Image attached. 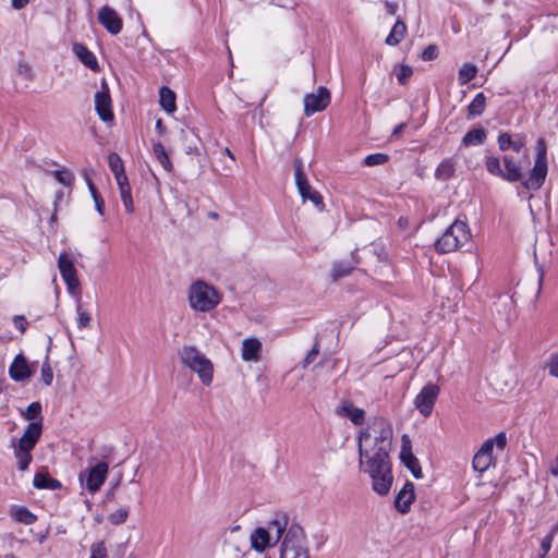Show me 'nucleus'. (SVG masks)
<instances>
[{"instance_id":"obj_1","label":"nucleus","mask_w":558,"mask_h":558,"mask_svg":"<svg viewBox=\"0 0 558 558\" xmlns=\"http://www.w3.org/2000/svg\"><path fill=\"white\" fill-rule=\"evenodd\" d=\"M393 428L385 417H375L357 436L359 464L361 472L372 481V489L386 496L392 486L390 451Z\"/></svg>"},{"instance_id":"obj_2","label":"nucleus","mask_w":558,"mask_h":558,"mask_svg":"<svg viewBox=\"0 0 558 558\" xmlns=\"http://www.w3.org/2000/svg\"><path fill=\"white\" fill-rule=\"evenodd\" d=\"M180 362L197 374L201 383L208 387L214 380L213 362L195 345H184L179 351Z\"/></svg>"},{"instance_id":"obj_3","label":"nucleus","mask_w":558,"mask_h":558,"mask_svg":"<svg viewBox=\"0 0 558 558\" xmlns=\"http://www.w3.org/2000/svg\"><path fill=\"white\" fill-rule=\"evenodd\" d=\"M187 300L192 310L208 313L221 303L222 294L214 286L196 280L187 290Z\"/></svg>"},{"instance_id":"obj_4","label":"nucleus","mask_w":558,"mask_h":558,"mask_svg":"<svg viewBox=\"0 0 558 558\" xmlns=\"http://www.w3.org/2000/svg\"><path fill=\"white\" fill-rule=\"evenodd\" d=\"M280 558H310L307 537L299 524L288 527L280 546Z\"/></svg>"},{"instance_id":"obj_5","label":"nucleus","mask_w":558,"mask_h":558,"mask_svg":"<svg viewBox=\"0 0 558 558\" xmlns=\"http://www.w3.org/2000/svg\"><path fill=\"white\" fill-rule=\"evenodd\" d=\"M471 239L468 225L461 220L453 221L435 242V250L440 254L451 253L463 246Z\"/></svg>"},{"instance_id":"obj_6","label":"nucleus","mask_w":558,"mask_h":558,"mask_svg":"<svg viewBox=\"0 0 558 558\" xmlns=\"http://www.w3.org/2000/svg\"><path fill=\"white\" fill-rule=\"evenodd\" d=\"M506 446L507 435L504 432L485 440L473 458V469L480 473L488 470L495 462L494 449L496 448L497 452H502Z\"/></svg>"},{"instance_id":"obj_7","label":"nucleus","mask_w":558,"mask_h":558,"mask_svg":"<svg viewBox=\"0 0 558 558\" xmlns=\"http://www.w3.org/2000/svg\"><path fill=\"white\" fill-rule=\"evenodd\" d=\"M548 162H547V147L544 138L537 140V153L534 166L529 175L522 182V186L527 191H538L547 177Z\"/></svg>"},{"instance_id":"obj_8","label":"nucleus","mask_w":558,"mask_h":558,"mask_svg":"<svg viewBox=\"0 0 558 558\" xmlns=\"http://www.w3.org/2000/svg\"><path fill=\"white\" fill-rule=\"evenodd\" d=\"M294 178L295 184L303 201H311L317 207L323 206V198L318 192L312 189L306 174L303 171V162L301 159L294 160Z\"/></svg>"},{"instance_id":"obj_9","label":"nucleus","mask_w":558,"mask_h":558,"mask_svg":"<svg viewBox=\"0 0 558 558\" xmlns=\"http://www.w3.org/2000/svg\"><path fill=\"white\" fill-rule=\"evenodd\" d=\"M109 471L108 463L100 461L97 462L94 466H92L86 472H81L78 478L81 482L86 480V488L89 493H97L107 478V474Z\"/></svg>"},{"instance_id":"obj_10","label":"nucleus","mask_w":558,"mask_h":558,"mask_svg":"<svg viewBox=\"0 0 558 558\" xmlns=\"http://www.w3.org/2000/svg\"><path fill=\"white\" fill-rule=\"evenodd\" d=\"M58 268L70 293L75 294L80 288V280L73 258L68 253H61L58 258Z\"/></svg>"},{"instance_id":"obj_11","label":"nucleus","mask_w":558,"mask_h":558,"mask_svg":"<svg viewBox=\"0 0 558 558\" xmlns=\"http://www.w3.org/2000/svg\"><path fill=\"white\" fill-rule=\"evenodd\" d=\"M439 387L435 384H427L415 397L414 404L420 413L427 417L433 412L434 405L439 395Z\"/></svg>"},{"instance_id":"obj_12","label":"nucleus","mask_w":558,"mask_h":558,"mask_svg":"<svg viewBox=\"0 0 558 558\" xmlns=\"http://www.w3.org/2000/svg\"><path fill=\"white\" fill-rule=\"evenodd\" d=\"M330 102L329 90L320 86L316 93L306 94L304 96V114L310 117L315 112L323 111Z\"/></svg>"},{"instance_id":"obj_13","label":"nucleus","mask_w":558,"mask_h":558,"mask_svg":"<svg viewBox=\"0 0 558 558\" xmlns=\"http://www.w3.org/2000/svg\"><path fill=\"white\" fill-rule=\"evenodd\" d=\"M95 109L102 121L108 122L113 120L111 97L108 84L105 81L101 82V89L95 94Z\"/></svg>"},{"instance_id":"obj_14","label":"nucleus","mask_w":558,"mask_h":558,"mask_svg":"<svg viewBox=\"0 0 558 558\" xmlns=\"http://www.w3.org/2000/svg\"><path fill=\"white\" fill-rule=\"evenodd\" d=\"M98 21L111 35H118L122 31V19L114 9L108 5L100 9L98 13Z\"/></svg>"},{"instance_id":"obj_15","label":"nucleus","mask_w":558,"mask_h":558,"mask_svg":"<svg viewBox=\"0 0 558 558\" xmlns=\"http://www.w3.org/2000/svg\"><path fill=\"white\" fill-rule=\"evenodd\" d=\"M401 441L400 459L402 463L411 471L415 478H421L423 476L422 469L417 458L412 452L411 440L407 435H403Z\"/></svg>"},{"instance_id":"obj_16","label":"nucleus","mask_w":558,"mask_h":558,"mask_svg":"<svg viewBox=\"0 0 558 558\" xmlns=\"http://www.w3.org/2000/svg\"><path fill=\"white\" fill-rule=\"evenodd\" d=\"M414 500V484L412 482H407L395 498V507L400 513L405 514L410 511L411 505Z\"/></svg>"},{"instance_id":"obj_17","label":"nucleus","mask_w":558,"mask_h":558,"mask_svg":"<svg viewBox=\"0 0 558 558\" xmlns=\"http://www.w3.org/2000/svg\"><path fill=\"white\" fill-rule=\"evenodd\" d=\"M502 163L505 167L502 180L508 182H518L523 180V172H522V166L520 161H517L512 156L505 155L502 157Z\"/></svg>"},{"instance_id":"obj_18","label":"nucleus","mask_w":558,"mask_h":558,"mask_svg":"<svg viewBox=\"0 0 558 558\" xmlns=\"http://www.w3.org/2000/svg\"><path fill=\"white\" fill-rule=\"evenodd\" d=\"M9 374L15 381H22L32 376L28 362L23 354H17L15 356L9 368Z\"/></svg>"},{"instance_id":"obj_19","label":"nucleus","mask_w":558,"mask_h":558,"mask_svg":"<svg viewBox=\"0 0 558 558\" xmlns=\"http://www.w3.org/2000/svg\"><path fill=\"white\" fill-rule=\"evenodd\" d=\"M262 342L255 338H246L242 341L241 357L245 362H257L260 357Z\"/></svg>"},{"instance_id":"obj_20","label":"nucleus","mask_w":558,"mask_h":558,"mask_svg":"<svg viewBox=\"0 0 558 558\" xmlns=\"http://www.w3.org/2000/svg\"><path fill=\"white\" fill-rule=\"evenodd\" d=\"M337 414L349 418L354 425H362L365 421V411L356 408L350 401H344L337 409Z\"/></svg>"},{"instance_id":"obj_21","label":"nucleus","mask_w":558,"mask_h":558,"mask_svg":"<svg viewBox=\"0 0 558 558\" xmlns=\"http://www.w3.org/2000/svg\"><path fill=\"white\" fill-rule=\"evenodd\" d=\"M73 52L78 58V60L92 71L98 72L100 70L97 58L83 44H74Z\"/></svg>"},{"instance_id":"obj_22","label":"nucleus","mask_w":558,"mask_h":558,"mask_svg":"<svg viewBox=\"0 0 558 558\" xmlns=\"http://www.w3.org/2000/svg\"><path fill=\"white\" fill-rule=\"evenodd\" d=\"M288 518L286 514H277L267 525L266 530L271 532L270 538L277 543L283 533H287Z\"/></svg>"},{"instance_id":"obj_23","label":"nucleus","mask_w":558,"mask_h":558,"mask_svg":"<svg viewBox=\"0 0 558 558\" xmlns=\"http://www.w3.org/2000/svg\"><path fill=\"white\" fill-rule=\"evenodd\" d=\"M270 535L271 532L266 530V527L255 529L250 537L252 547L259 553L264 551L271 543Z\"/></svg>"},{"instance_id":"obj_24","label":"nucleus","mask_w":558,"mask_h":558,"mask_svg":"<svg viewBox=\"0 0 558 558\" xmlns=\"http://www.w3.org/2000/svg\"><path fill=\"white\" fill-rule=\"evenodd\" d=\"M34 487L38 489L56 490L61 488L60 481L52 478L47 472H37L33 480Z\"/></svg>"},{"instance_id":"obj_25","label":"nucleus","mask_w":558,"mask_h":558,"mask_svg":"<svg viewBox=\"0 0 558 558\" xmlns=\"http://www.w3.org/2000/svg\"><path fill=\"white\" fill-rule=\"evenodd\" d=\"M456 171V161L453 158L444 159L435 170V177L438 180L447 181L453 177Z\"/></svg>"},{"instance_id":"obj_26","label":"nucleus","mask_w":558,"mask_h":558,"mask_svg":"<svg viewBox=\"0 0 558 558\" xmlns=\"http://www.w3.org/2000/svg\"><path fill=\"white\" fill-rule=\"evenodd\" d=\"M159 102L165 111L173 113L177 109L175 94L168 87L163 86L159 90Z\"/></svg>"},{"instance_id":"obj_27","label":"nucleus","mask_w":558,"mask_h":558,"mask_svg":"<svg viewBox=\"0 0 558 558\" xmlns=\"http://www.w3.org/2000/svg\"><path fill=\"white\" fill-rule=\"evenodd\" d=\"M405 34H407L405 24L401 20H398L395 23V25L392 26V29L390 31L389 35L387 36L385 43L389 46H397L404 38Z\"/></svg>"},{"instance_id":"obj_28","label":"nucleus","mask_w":558,"mask_h":558,"mask_svg":"<svg viewBox=\"0 0 558 558\" xmlns=\"http://www.w3.org/2000/svg\"><path fill=\"white\" fill-rule=\"evenodd\" d=\"M486 140V132L484 129H473L469 131L462 138L464 146H476L484 143Z\"/></svg>"},{"instance_id":"obj_29","label":"nucleus","mask_w":558,"mask_h":558,"mask_svg":"<svg viewBox=\"0 0 558 558\" xmlns=\"http://www.w3.org/2000/svg\"><path fill=\"white\" fill-rule=\"evenodd\" d=\"M153 153H154V156L155 158L160 162V165L162 166V168L168 171V172H171L172 171V163L168 157V154L165 149V146L160 143V142H157V143H154L153 145Z\"/></svg>"},{"instance_id":"obj_30","label":"nucleus","mask_w":558,"mask_h":558,"mask_svg":"<svg viewBox=\"0 0 558 558\" xmlns=\"http://www.w3.org/2000/svg\"><path fill=\"white\" fill-rule=\"evenodd\" d=\"M558 533V522L555 523L549 533L541 539L538 558H547V555L551 548L553 541Z\"/></svg>"},{"instance_id":"obj_31","label":"nucleus","mask_w":558,"mask_h":558,"mask_svg":"<svg viewBox=\"0 0 558 558\" xmlns=\"http://www.w3.org/2000/svg\"><path fill=\"white\" fill-rule=\"evenodd\" d=\"M486 106V97L483 93H478L468 107L469 117H477L483 113Z\"/></svg>"},{"instance_id":"obj_32","label":"nucleus","mask_w":558,"mask_h":558,"mask_svg":"<svg viewBox=\"0 0 558 558\" xmlns=\"http://www.w3.org/2000/svg\"><path fill=\"white\" fill-rule=\"evenodd\" d=\"M477 74V66L473 63H464L458 74V80L461 85L468 84Z\"/></svg>"},{"instance_id":"obj_33","label":"nucleus","mask_w":558,"mask_h":558,"mask_svg":"<svg viewBox=\"0 0 558 558\" xmlns=\"http://www.w3.org/2000/svg\"><path fill=\"white\" fill-rule=\"evenodd\" d=\"M43 433V424L40 422H32L27 425L25 432L23 433V437L37 444Z\"/></svg>"},{"instance_id":"obj_34","label":"nucleus","mask_w":558,"mask_h":558,"mask_svg":"<svg viewBox=\"0 0 558 558\" xmlns=\"http://www.w3.org/2000/svg\"><path fill=\"white\" fill-rule=\"evenodd\" d=\"M13 517L17 522L24 523L26 525L33 524L37 519L35 514L23 507L14 509Z\"/></svg>"},{"instance_id":"obj_35","label":"nucleus","mask_w":558,"mask_h":558,"mask_svg":"<svg viewBox=\"0 0 558 558\" xmlns=\"http://www.w3.org/2000/svg\"><path fill=\"white\" fill-rule=\"evenodd\" d=\"M485 167H486L487 171L492 175H495V177H498V178L502 179L504 170L501 168L499 158H497L495 156L486 157V159H485Z\"/></svg>"},{"instance_id":"obj_36","label":"nucleus","mask_w":558,"mask_h":558,"mask_svg":"<svg viewBox=\"0 0 558 558\" xmlns=\"http://www.w3.org/2000/svg\"><path fill=\"white\" fill-rule=\"evenodd\" d=\"M108 165L113 174L125 172L121 157L117 153H110L108 156Z\"/></svg>"},{"instance_id":"obj_37","label":"nucleus","mask_w":558,"mask_h":558,"mask_svg":"<svg viewBox=\"0 0 558 558\" xmlns=\"http://www.w3.org/2000/svg\"><path fill=\"white\" fill-rule=\"evenodd\" d=\"M14 454L17 460V468L21 471L27 470L28 465L31 464L33 457L32 453L28 451H20L14 449Z\"/></svg>"},{"instance_id":"obj_38","label":"nucleus","mask_w":558,"mask_h":558,"mask_svg":"<svg viewBox=\"0 0 558 558\" xmlns=\"http://www.w3.org/2000/svg\"><path fill=\"white\" fill-rule=\"evenodd\" d=\"M389 157L386 154L377 153L371 154L365 157L364 163L368 167L384 165L388 161Z\"/></svg>"},{"instance_id":"obj_39","label":"nucleus","mask_w":558,"mask_h":558,"mask_svg":"<svg viewBox=\"0 0 558 558\" xmlns=\"http://www.w3.org/2000/svg\"><path fill=\"white\" fill-rule=\"evenodd\" d=\"M120 196L125 210L130 214L134 211V204L131 194V187L120 189Z\"/></svg>"},{"instance_id":"obj_40","label":"nucleus","mask_w":558,"mask_h":558,"mask_svg":"<svg viewBox=\"0 0 558 558\" xmlns=\"http://www.w3.org/2000/svg\"><path fill=\"white\" fill-rule=\"evenodd\" d=\"M53 177L58 180V182L65 186L72 185L74 181L73 174L66 169L54 171Z\"/></svg>"},{"instance_id":"obj_41","label":"nucleus","mask_w":558,"mask_h":558,"mask_svg":"<svg viewBox=\"0 0 558 558\" xmlns=\"http://www.w3.org/2000/svg\"><path fill=\"white\" fill-rule=\"evenodd\" d=\"M128 515H129V510L121 508V509H118L114 512L110 513L108 517V520L110 523L117 525V524H121V523L125 522L128 519Z\"/></svg>"},{"instance_id":"obj_42","label":"nucleus","mask_w":558,"mask_h":558,"mask_svg":"<svg viewBox=\"0 0 558 558\" xmlns=\"http://www.w3.org/2000/svg\"><path fill=\"white\" fill-rule=\"evenodd\" d=\"M397 80L399 84L404 85L407 81L412 76L413 70L409 65H400L398 70H396Z\"/></svg>"},{"instance_id":"obj_43","label":"nucleus","mask_w":558,"mask_h":558,"mask_svg":"<svg viewBox=\"0 0 558 558\" xmlns=\"http://www.w3.org/2000/svg\"><path fill=\"white\" fill-rule=\"evenodd\" d=\"M41 413V405L39 402H33L31 403L25 412L23 413L24 417L27 420H35L37 418Z\"/></svg>"},{"instance_id":"obj_44","label":"nucleus","mask_w":558,"mask_h":558,"mask_svg":"<svg viewBox=\"0 0 558 558\" xmlns=\"http://www.w3.org/2000/svg\"><path fill=\"white\" fill-rule=\"evenodd\" d=\"M89 558H107V548L104 542H98L92 545Z\"/></svg>"},{"instance_id":"obj_45","label":"nucleus","mask_w":558,"mask_h":558,"mask_svg":"<svg viewBox=\"0 0 558 558\" xmlns=\"http://www.w3.org/2000/svg\"><path fill=\"white\" fill-rule=\"evenodd\" d=\"M41 379L46 386H50L53 379L52 368L48 360H46L41 365Z\"/></svg>"},{"instance_id":"obj_46","label":"nucleus","mask_w":558,"mask_h":558,"mask_svg":"<svg viewBox=\"0 0 558 558\" xmlns=\"http://www.w3.org/2000/svg\"><path fill=\"white\" fill-rule=\"evenodd\" d=\"M546 368L550 376L558 378V353L549 356L546 362Z\"/></svg>"},{"instance_id":"obj_47","label":"nucleus","mask_w":558,"mask_h":558,"mask_svg":"<svg viewBox=\"0 0 558 558\" xmlns=\"http://www.w3.org/2000/svg\"><path fill=\"white\" fill-rule=\"evenodd\" d=\"M352 269H353L352 266H343L342 264H336L332 269L333 278L339 279L344 276H348V275H350Z\"/></svg>"},{"instance_id":"obj_48","label":"nucleus","mask_w":558,"mask_h":558,"mask_svg":"<svg viewBox=\"0 0 558 558\" xmlns=\"http://www.w3.org/2000/svg\"><path fill=\"white\" fill-rule=\"evenodd\" d=\"M438 56V48L435 45H429L422 52V59L424 61H430L436 59Z\"/></svg>"},{"instance_id":"obj_49","label":"nucleus","mask_w":558,"mask_h":558,"mask_svg":"<svg viewBox=\"0 0 558 558\" xmlns=\"http://www.w3.org/2000/svg\"><path fill=\"white\" fill-rule=\"evenodd\" d=\"M36 446V444H34L33 441L24 438L23 436H21V438L19 439V442L16 446H14V449L16 450H20V451H28L31 452L34 447Z\"/></svg>"},{"instance_id":"obj_50","label":"nucleus","mask_w":558,"mask_h":558,"mask_svg":"<svg viewBox=\"0 0 558 558\" xmlns=\"http://www.w3.org/2000/svg\"><path fill=\"white\" fill-rule=\"evenodd\" d=\"M512 138L508 133H502L498 137V146L501 150H507L511 147Z\"/></svg>"},{"instance_id":"obj_51","label":"nucleus","mask_w":558,"mask_h":558,"mask_svg":"<svg viewBox=\"0 0 558 558\" xmlns=\"http://www.w3.org/2000/svg\"><path fill=\"white\" fill-rule=\"evenodd\" d=\"M318 353H319V345H318V343H315L314 347L312 348V350L307 353L306 357L304 359L303 367H306L307 365H310L316 359Z\"/></svg>"},{"instance_id":"obj_52","label":"nucleus","mask_w":558,"mask_h":558,"mask_svg":"<svg viewBox=\"0 0 558 558\" xmlns=\"http://www.w3.org/2000/svg\"><path fill=\"white\" fill-rule=\"evenodd\" d=\"M13 324L16 329H19L22 333L26 331L27 328V322L25 320V317L22 315H16L13 318Z\"/></svg>"},{"instance_id":"obj_53","label":"nucleus","mask_w":558,"mask_h":558,"mask_svg":"<svg viewBox=\"0 0 558 558\" xmlns=\"http://www.w3.org/2000/svg\"><path fill=\"white\" fill-rule=\"evenodd\" d=\"M90 319L92 318H90L89 313H87L85 311H81L78 308V320H77V323H78V327L80 328L87 327L89 325V323H90Z\"/></svg>"},{"instance_id":"obj_54","label":"nucleus","mask_w":558,"mask_h":558,"mask_svg":"<svg viewBox=\"0 0 558 558\" xmlns=\"http://www.w3.org/2000/svg\"><path fill=\"white\" fill-rule=\"evenodd\" d=\"M114 179L117 181L119 190L124 187H131L125 172L116 174Z\"/></svg>"},{"instance_id":"obj_55","label":"nucleus","mask_w":558,"mask_h":558,"mask_svg":"<svg viewBox=\"0 0 558 558\" xmlns=\"http://www.w3.org/2000/svg\"><path fill=\"white\" fill-rule=\"evenodd\" d=\"M525 146V141L522 136L517 135L514 138H512L511 147L514 151L520 153L522 148Z\"/></svg>"},{"instance_id":"obj_56","label":"nucleus","mask_w":558,"mask_h":558,"mask_svg":"<svg viewBox=\"0 0 558 558\" xmlns=\"http://www.w3.org/2000/svg\"><path fill=\"white\" fill-rule=\"evenodd\" d=\"M549 473L554 477H558V454H557L555 461L549 465Z\"/></svg>"},{"instance_id":"obj_57","label":"nucleus","mask_w":558,"mask_h":558,"mask_svg":"<svg viewBox=\"0 0 558 558\" xmlns=\"http://www.w3.org/2000/svg\"><path fill=\"white\" fill-rule=\"evenodd\" d=\"M96 209L100 215H104L105 211V202L102 197H96L95 199Z\"/></svg>"},{"instance_id":"obj_58","label":"nucleus","mask_w":558,"mask_h":558,"mask_svg":"<svg viewBox=\"0 0 558 558\" xmlns=\"http://www.w3.org/2000/svg\"><path fill=\"white\" fill-rule=\"evenodd\" d=\"M29 0H12V7L16 10H21L28 4Z\"/></svg>"},{"instance_id":"obj_59","label":"nucleus","mask_w":558,"mask_h":558,"mask_svg":"<svg viewBox=\"0 0 558 558\" xmlns=\"http://www.w3.org/2000/svg\"><path fill=\"white\" fill-rule=\"evenodd\" d=\"M87 184L94 201L96 199V197H101V195L98 193L96 186L90 180L87 181Z\"/></svg>"},{"instance_id":"obj_60","label":"nucleus","mask_w":558,"mask_h":558,"mask_svg":"<svg viewBox=\"0 0 558 558\" xmlns=\"http://www.w3.org/2000/svg\"><path fill=\"white\" fill-rule=\"evenodd\" d=\"M385 5H386V9H387V12L390 15H395L397 13L398 5L396 3H391V2L386 1Z\"/></svg>"},{"instance_id":"obj_61","label":"nucleus","mask_w":558,"mask_h":558,"mask_svg":"<svg viewBox=\"0 0 558 558\" xmlns=\"http://www.w3.org/2000/svg\"><path fill=\"white\" fill-rule=\"evenodd\" d=\"M19 72H20V74H23V75H25L27 77L31 76V69L26 64H20Z\"/></svg>"},{"instance_id":"obj_62","label":"nucleus","mask_w":558,"mask_h":558,"mask_svg":"<svg viewBox=\"0 0 558 558\" xmlns=\"http://www.w3.org/2000/svg\"><path fill=\"white\" fill-rule=\"evenodd\" d=\"M156 130H157V132H158L160 135H162V134L165 133L166 129H165V125H163V123H162L161 119H158V120L156 121Z\"/></svg>"},{"instance_id":"obj_63","label":"nucleus","mask_w":558,"mask_h":558,"mask_svg":"<svg viewBox=\"0 0 558 558\" xmlns=\"http://www.w3.org/2000/svg\"><path fill=\"white\" fill-rule=\"evenodd\" d=\"M405 128V124L404 123H400L399 125H397L392 132L393 135H398L400 134L403 129Z\"/></svg>"},{"instance_id":"obj_64","label":"nucleus","mask_w":558,"mask_h":558,"mask_svg":"<svg viewBox=\"0 0 558 558\" xmlns=\"http://www.w3.org/2000/svg\"><path fill=\"white\" fill-rule=\"evenodd\" d=\"M2 558H19L14 554H7Z\"/></svg>"}]
</instances>
